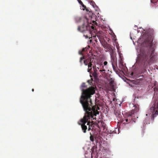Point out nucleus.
<instances>
[{"label":"nucleus","instance_id":"obj_1","mask_svg":"<svg viewBox=\"0 0 158 158\" xmlns=\"http://www.w3.org/2000/svg\"><path fill=\"white\" fill-rule=\"evenodd\" d=\"M92 81H94L93 79L88 81V83L91 85L86 89H82V95L80 98V102L81 104L85 111L84 116L81 118L78 124L81 126L82 131L84 133L86 132V130L88 131L91 130V127L94 124L93 121H90V119H96L97 114H99V112L96 109V106H93L91 99V95L95 93V89L92 86Z\"/></svg>","mask_w":158,"mask_h":158},{"label":"nucleus","instance_id":"obj_2","mask_svg":"<svg viewBox=\"0 0 158 158\" xmlns=\"http://www.w3.org/2000/svg\"><path fill=\"white\" fill-rule=\"evenodd\" d=\"M148 37L142 44L143 47L140 49V54L138 57L144 63L145 68L153 63L156 58L157 54L155 51L157 42L154 41V31L152 29H149L147 31Z\"/></svg>","mask_w":158,"mask_h":158},{"label":"nucleus","instance_id":"obj_3","mask_svg":"<svg viewBox=\"0 0 158 158\" xmlns=\"http://www.w3.org/2000/svg\"><path fill=\"white\" fill-rule=\"evenodd\" d=\"M83 23L81 26H78L77 30L81 32H83V36L86 38L92 37L91 30H94V26L91 23H89L87 19H84L82 20Z\"/></svg>","mask_w":158,"mask_h":158},{"label":"nucleus","instance_id":"obj_4","mask_svg":"<svg viewBox=\"0 0 158 158\" xmlns=\"http://www.w3.org/2000/svg\"><path fill=\"white\" fill-rule=\"evenodd\" d=\"M154 101L148 111L149 115H151V118L153 121L154 118L158 115V87L154 88Z\"/></svg>","mask_w":158,"mask_h":158},{"label":"nucleus","instance_id":"obj_5","mask_svg":"<svg viewBox=\"0 0 158 158\" xmlns=\"http://www.w3.org/2000/svg\"><path fill=\"white\" fill-rule=\"evenodd\" d=\"M92 56L89 57V60H90L89 61V64L88 65V68L87 69V71L89 73H91V71L92 69V68L94 69L96 67L95 65H93V64L95 62V61H94V58L92 57Z\"/></svg>","mask_w":158,"mask_h":158},{"label":"nucleus","instance_id":"obj_6","mask_svg":"<svg viewBox=\"0 0 158 158\" xmlns=\"http://www.w3.org/2000/svg\"><path fill=\"white\" fill-rule=\"evenodd\" d=\"M102 45L104 48L106 49V51H110L112 50V48L111 47V45L106 42L103 43Z\"/></svg>","mask_w":158,"mask_h":158},{"label":"nucleus","instance_id":"obj_7","mask_svg":"<svg viewBox=\"0 0 158 158\" xmlns=\"http://www.w3.org/2000/svg\"><path fill=\"white\" fill-rule=\"evenodd\" d=\"M132 115L131 114H129L127 118H125V119L122 121V122L123 124H125L126 123L128 124L131 121L132 119L131 116Z\"/></svg>","mask_w":158,"mask_h":158},{"label":"nucleus","instance_id":"obj_8","mask_svg":"<svg viewBox=\"0 0 158 158\" xmlns=\"http://www.w3.org/2000/svg\"><path fill=\"white\" fill-rule=\"evenodd\" d=\"M134 108L131 111V114L132 115L135 113L137 112L139 110V106L138 105H135L134 106Z\"/></svg>","mask_w":158,"mask_h":158},{"label":"nucleus","instance_id":"obj_9","mask_svg":"<svg viewBox=\"0 0 158 158\" xmlns=\"http://www.w3.org/2000/svg\"><path fill=\"white\" fill-rule=\"evenodd\" d=\"M110 57L111 59V61L112 64L113 66V63L114 62V59H115V56L113 54V52H111L110 54Z\"/></svg>","mask_w":158,"mask_h":158},{"label":"nucleus","instance_id":"obj_10","mask_svg":"<svg viewBox=\"0 0 158 158\" xmlns=\"http://www.w3.org/2000/svg\"><path fill=\"white\" fill-rule=\"evenodd\" d=\"M150 118H147L144 120V124L145 126L148 124L150 123Z\"/></svg>","mask_w":158,"mask_h":158},{"label":"nucleus","instance_id":"obj_11","mask_svg":"<svg viewBox=\"0 0 158 158\" xmlns=\"http://www.w3.org/2000/svg\"><path fill=\"white\" fill-rule=\"evenodd\" d=\"M90 61V60H89V57L87 59L84 60L83 61V62L84 64L85 65H88L89 64V61Z\"/></svg>","mask_w":158,"mask_h":158},{"label":"nucleus","instance_id":"obj_12","mask_svg":"<svg viewBox=\"0 0 158 158\" xmlns=\"http://www.w3.org/2000/svg\"><path fill=\"white\" fill-rule=\"evenodd\" d=\"M109 81L111 86H112L114 85V79L111 77H109Z\"/></svg>","mask_w":158,"mask_h":158},{"label":"nucleus","instance_id":"obj_13","mask_svg":"<svg viewBox=\"0 0 158 158\" xmlns=\"http://www.w3.org/2000/svg\"><path fill=\"white\" fill-rule=\"evenodd\" d=\"M103 64H104V66H105V68L103 66H102V67L103 68V69H102V70L100 69V71H99L100 72H103V71H104L105 72V69L106 68V65L107 64V61H104V63H103Z\"/></svg>","mask_w":158,"mask_h":158},{"label":"nucleus","instance_id":"obj_14","mask_svg":"<svg viewBox=\"0 0 158 158\" xmlns=\"http://www.w3.org/2000/svg\"><path fill=\"white\" fill-rule=\"evenodd\" d=\"M94 72L92 74L94 76L95 78L96 77H97L98 74L97 73V70L95 68L94 69Z\"/></svg>","mask_w":158,"mask_h":158},{"label":"nucleus","instance_id":"obj_15","mask_svg":"<svg viewBox=\"0 0 158 158\" xmlns=\"http://www.w3.org/2000/svg\"><path fill=\"white\" fill-rule=\"evenodd\" d=\"M90 140L92 141V142H93L94 141V137L92 135V134L91 133H90Z\"/></svg>","mask_w":158,"mask_h":158},{"label":"nucleus","instance_id":"obj_16","mask_svg":"<svg viewBox=\"0 0 158 158\" xmlns=\"http://www.w3.org/2000/svg\"><path fill=\"white\" fill-rule=\"evenodd\" d=\"M85 59V58L84 56H83L82 57H81L80 58V61L79 62L80 63H81V65H82V60H83Z\"/></svg>","mask_w":158,"mask_h":158},{"label":"nucleus","instance_id":"obj_17","mask_svg":"<svg viewBox=\"0 0 158 158\" xmlns=\"http://www.w3.org/2000/svg\"><path fill=\"white\" fill-rule=\"evenodd\" d=\"M90 4L91 5L94 7L96 5L95 3L93 1H91L90 2Z\"/></svg>","mask_w":158,"mask_h":158},{"label":"nucleus","instance_id":"obj_18","mask_svg":"<svg viewBox=\"0 0 158 158\" xmlns=\"http://www.w3.org/2000/svg\"><path fill=\"white\" fill-rule=\"evenodd\" d=\"M152 3H157L158 2V0H151Z\"/></svg>","mask_w":158,"mask_h":158},{"label":"nucleus","instance_id":"obj_19","mask_svg":"<svg viewBox=\"0 0 158 158\" xmlns=\"http://www.w3.org/2000/svg\"><path fill=\"white\" fill-rule=\"evenodd\" d=\"M87 49H88L87 48H84L82 49V51L83 52H85V51H86L87 50Z\"/></svg>","mask_w":158,"mask_h":158},{"label":"nucleus","instance_id":"obj_20","mask_svg":"<svg viewBox=\"0 0 158 158\" xmlns=\"http://www.w3.org/2000/svg\"><path fill=\"white\" fill-rule=\"evenodd\" d=\"M81 86H82V87H86V86L85 85V83H83L82 84Z\"/></svg>","mask_w":158,"mask_h":158},{"label":"nucleus","instance_id":"obj_21","mask_svg":"<svg viewBox=\"0 0 158 158\" xmlns=\"http://www.w3.org/2000/svg\"><path fill=\"white\" fill-rule=\"evenodd\" d=\"M78 1L79 3L81 5H83V6H84L82 2L81 1V0H77Z\"/></svg>","mask_w":158,"mask_h":158},{"label":"nucleus","instance_id":"obj_22","mask_svg":"<svg viewBox=\"0 0 158 158\" xmlns=\"http://www.w3.org/2000/svg\"><path fill=\"white\" fill-rule=\"evenodd\" d=\"M83 52L81 51H79V54L80 55H82L83 54L82 53V52Z\"/></svg>","mask_w":158,"mask_h":158},{"label":"nucleus","instance_id":"obj_23","mask_svg":"<svg viewBox=\"0 0 158 158\" xmlns=\"http://www.w3.org/2000/svg\"><path fill=\"white\" fill-rule=\"evenodd\" d=\"M92 150V152L91 154H92L93 152H94V148H93L92 149H91V150Z\"/></svg>","mask_w":158,"mask_h":158},{"label":"nucleus","instance_id":"obj_24","mask_svg":"<svg viewBox=\"0 0 158 158\" xmlns=\"http://www.w3.org/2000/svg\"><path fill=\"white\" fill-rule=\"evenodd\" d=\"M93 22L94 24H95L96 23V22L95 21H93Z\"/></svg>","mask_w":158,"mask_h":158},{"label":"nucleus","instance_id":"obj_25","mask_svg":"<svg viewBox=\"0 0 158 158\" xmlns=\"http://www.w3.org/2000/svg\"><path fill=\"white\" fill-rule=\"evenodd\" d=\"M131 76H133V72H132V73H131Z\"/></svg>","mask_w":158,"mask_h":158},{"label":"nucleus","instance_id":"obj_26","mask_svg":"<svg viewBox=\"0 0 158 158\" xmlns=\"http://www.w3.org/2000/svg\"><path fill=\"white\" fill-rule=\"evenodd\" d=\"M116 114H117V112H115V114L116 115Z\"/></svg>","mask_w":158,"mask_h":158},{"label":"nucleus","instance_id":"obj_27","mask_svg":"<svg viewBox=\"0 0 158 158\" xmlns=\"http://www.w3.org/2000/svg\"><path fill=\"white\" fill-rule=\"evenodd\" d=\"M92 42V40H90V43H91Z\"/></svg>","mask_w":158,"mask_h":158},{"label":"nucleus","instance_id":"obj_28","mask_svg":"<svg viewBox=\"0 0 158 158\" xmlns=\"http://www.w3.org/2000/svg\"><path fill=\"white\" fill-rule=\"evenodd\" d=\"M32 92H33L34 91V89H32Z\"/></svg>","mask_w":158,"mask_h":158},{"label":"nucleus","instance_id":"obj_29","mask_svg":"<svg viewBox=\"0 0 158 158\" xmlns=\"http://www.w3.org/2000/svg\"><path fill=\"white\" fill-rule=\"evenodd\" d=\"M95 41H96V42L97 41L96 40H95Z\"/></svg>","mask_w":158,"mask_h":158},{"label":"nucleus","instance_id":"obj_30","mask_svg":"<svg viewBox=\"0 0 158 158\" xmlns=\"http://www.w3.org/2000/svg\"><path fill=\"white\" fill-rule=\"evenodd\" d=\"M146 116H147V115H148V114H146Z\"/></svg>","mask_w":158,"mask_h":158}]
</instances>
